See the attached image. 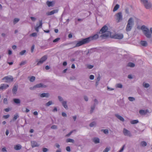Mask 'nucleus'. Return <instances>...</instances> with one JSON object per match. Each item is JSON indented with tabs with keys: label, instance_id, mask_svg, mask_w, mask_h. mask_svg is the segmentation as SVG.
I'll list each match as a JSON object with an SVG mask.
<instances>
[{
	"label": "nucleus",
	"instance_id": "2",
	"mask_svg": "<svg viewBox=\"0 0 152 152\" xmlns=\"http://www.w3.org/2000/svg\"><path fill=\"white\" fill-rule=\"evenodd\" d=\"M140 29L145 37L148 38L150 39L149 41L150 42L152 43V38H151L152 35L149 28L145 25H143L141 27Z\"/></svg>",
	"mask_w": 152,
	"mask_h": 152
},
{
	"label": "nucleus",
	"instance_id": "38",
	"mask_svg": "<svg viewBox=\"0 0 152 152\" xmlns=\"http://www.w3.org/2000/svg\"><path fill=\"white\" fill-rule=\"evenodd\" d=\"M35 77L34 76H32L31 77V78L30 79V81L31 82H34V80H35Z\"/></svg>",
	"mask_w": 152,
	"mask_h": 152
},
{
	"label": "nucleus",
	"instance_id": "1",
	"mask_svg": "<svg viewBox=\"0 0 152 152\" xmlns=\"http://www.w3.org/2000/svg\"><path fill=\"white\" fill-rule=\"evenodd\" d=\"M108 30V27L106 25L104 26L101 29L99 34H102L99 36V37L102 38V39H105L111 35V33L109 31H107Z\"/></svg>",
	"mask_w": 152,
	"mask_h": 152
},
{
	"label": "nucleus",
	"instance_id": "35",
	"mask_svg": "<svg viewBox=\"0 0 152 152\" xmlns=\"http://www.w3.org/2000/svg\"><path fill=\"white\" fill-rule=\"evenodd\" d=\"M19 19L18 18H15L13 20V23L14 24H15L19 21Z\"/></svg>",
	"mask_w": 152,
	"mask_h": 152
},
{
	"label": "nucleus",
	"instance_id": "56",
	"mask_svg": "<svg viewBox=\"0 0 152 152\" xmlns=\"http://www.w3.org/2000/svg\"><path fill=\"white\" fill-rule=\"evenodd\" d=\"M84 99L86 101H88V97L86 96H84Z\"/></svg>",
	"mask_w": 152,
	"mask_h": 152
},
{
	"label": "nucleus",
	"instance_id": "41",
	"mask_svg": "<svg viewBox=\"0 0 152 152\" xmlns=\"http://www.w3.org/2000/svg\"><path fill=\"white\" fill-rule=\"evenodd\" d=\"M102 131H103L105 134H107L108 133V131L107 129H102Z\"/></svg>",
	"mask_w": 152,
	"mask_h": 152
},
{
	"label": "nucleus",
	"instance_id": "63",
	"mask_svg": "<svg viewBox=\"0 0 152 152\" xmlns=\"http://www.w3.org/2000/svg\"><path fill=\"white\" fill-rule=\"evenodd\" d=\"M53 112H56L57 111V109L56 107H54L53 110H52Z\"/></svg>",
	"mask_w": 152,
	"mask_h": 152
},
{
	"label": "nucleus",
	"instance_id": "25",
	"mask_svg": "<svg viewBox=\"0 0 152 152\" xmlns=\"http://www.w3.org/2000/svg\"><path fill=\"white\" fill-rule=\"evenodd\" d=\"M119 7L120 6L119 4H116L114 7V8L113 10V12H115L119 8Z\"/></svg>",
	"mask_w": 152,
	"mask_h": 152
},
{
	"label": "nucleus",
	"instance_id": "62",
	"mask_svg": "<svg viewBox=\"0 0 152 152\" xmlns=\"http://www.w3.org/2000/svg\"><path fill=\"white\" fill-rule=\"evenodd\" d=\"M41 88H46L48 87V86L44 85L43 83H42V85H41Z\"/></svg>",
	"mask_w": 152,
	"mask_h": 152
},
{
	"label": "nucleus",
	"instance_id": "27",
	"mask_svg": "<svg viewBox=\"0 0 152 152\" xmlns=\"http://www.w3.org/2000/svg\"><path fill=\"white\" fill-rule=\"evenodd\" d=\"M96 106L92 105L91 106V110L90 111V113L91 114H92L95 108V107Z\"/></svg>",
	"mask_w": 152,
	"mask_h": 152
},
{
	"label": "nucleus",
	"instance_id": "51",
	"mask_svg": "<svg viewBox=\"0 0 152 152\" xmlns=\"http://www.w3.org/2000/svg\"><path fill=\"white\" fill-rule=\"evenodd\" d=\"M60 39V38H57L53 41V42H58Z\"/></svg>",
	"mask_w": 152,
	"mask_h": 152
},
{
	"label": "nucleus",
	"instance_id": "30",
	"mask_svg": "<svg viewBox=\"0 0 152 152\" xmlns=\"http://www.w3.org/2000/svg\"><path fill=\"white\" fill-rule=\"evenodd\" d=\"M139 122V121L138 120H133L130 123L131 124H136Z\"/></svg>",
	"mask_w": 152,
	"mask_h": 152
},
{
	"label": "nucleus",
	"instance_id": "31",
	"mask_svg": "<svg viewBox=\"0 0 152 152\" xmlns=\"http://www.w3.org/2000/svg\"><path fill=\"white\" fill-rule=\"evenodd\" d=\"M96 123L95 121H93L90 124L89 126L91 127H93L95 126H96Z\"/></svg>",
	"mask_w": 152,
	"mask_h": 152
},
{
	"label": "nucleus",
	"instance_id": "28",
	"mask_svg": "<svg viewBox=\"0 0 152 152\" xmlns=\"http://www.w3.org/2000/svg\"><path fill=\"white\" fill-rule=\"evenodd\" d=\"M53 103L52 101H50L48 102L45 104V106L47 107H48L49 106L53 104Z\"/></svg>",
	"mask_w": 152,
	"mask_h": 152
},
{
	"label": "nucleus",
	"instance_id": "59",
	"mask_svg": "<svg viewBox=\"0 0 152 152\" xmlns=\"http://www.w3.org/2000/svg\"><path fill=\"white\" fill-rule=\"evenodd\" d=\"M10 117L9 115H4L3 116V117L5 119H7L8 118Z\"/></svg>",
	"mask_w": 152,
	"mask_h": 152
},
{
	"label": "nucleus",
	"instance_id": "49",
	"mask_svg": "<svg viewBox=\"0 0 152 152\" xmlns=\"http://www.w3.org/2000/svg\"><path fill=\"white\" fill-rule=\"evenodd\" d=\"M26 52V50H24L21 51L20 53V55H23Z\"/></svg>",
	"mask_w": 152,
	"mask_h": 152
},
{
	"label": "nucleus",
	"instance_id": "42",
	"mask_svg": "<svg viewBox=\"0 0 152 152\" xmlns=\"http://www.w3.org/2000/svg\"><path fill=\"white\" fill-rule=\"evenodd\" d=\"M51 128L54 129H57V126L56 125H53L51 126Z\"/></svg>",
	"mask_w": 152,
	"mask_h": 152
},
{
	"label": "nucleus",
	"instance_id": "47",
	"mask_svg": "<svg viewBox=\"0 0 152 152\" xmlns=\"http://www.w3.org/2000/svg\"><path fill=\"white\" fill-rule=\"evenodd\" d=\"M42 151L43 152H47L49 151V150L46 148H42Z\"/></svg>",
	"mask_w": 152,
	"mask_h": 152
},
{
	"label": "nucleus",
	"instance_id": "8",
	"mask_svg": "<svg viewBox=\"0 0 152 152\" xmlns=\"http://www.w3.org/2000/svg\"><path fill=\"white\" fill-rule=\"evenodd\" d=\"M99 37V35L97 34H96L93 36H91L87 38L86 39L88 43H89L91 40H95L97 39Z\"/></svg>",
	"mask_w": 152,
	"mask_h": 152
},
{
	"label": "nucleus",
	"instance_id": "3",
	"mask_svg": "<svg viewBox=\"0 0 152 152\" xmlns=\"http://www.w3.org/2000/svg\"><path fill=\"white\" fill-rule=\"evenodd\" d=\"M134 24L133 18H130L127 21V23L126 28V31L128 32L131 31Z\"/></svg>",
	"mask_w": 152,
	"mask_h": 152
},
{
	"label": "nucleus",
	"instance_id": "22",
	"mask_svg": "<svg viewBox=\"0 0 152 152\" xmlns=\"http://www.w3.org/2000/svg\"><path fill=\"white\" fill-rule=\"evenodd\" d=\"M21 146L20 144L17 145L15 146L14 148L16 150H19L21 149Z\"/></svg>",
	"mask_w": 152,
	"mask_h": 152
},
{
	"label": "nucleus",
	"instance_id": "57",
	"mask_svg": "<svg viewBox=\"0 0 152 152\" xmlns=\"http://www.w3.org/2000/svg\"><path fill=\"white\" fill-rule=\"evenodd\" d=\"M62 115L64 117H66L67 115L64 112H62L61 113Z\"/></svg>",
	"mask_w": 152,
	"mask_h": 152
},
{
	"label": "nucleus",
	"instance_id": "21",
	"mask_svg": "<svg viewBox=\"0 0 152 152\" xmlns=\"http://www.w3.org/2000/svg\"><path fill=\"white\" fill-rule=\"evenodd\" d=\"M62 106L66 109H67L68 108V106L67 105V101H63L62 102Z\"/></svg>",
	"mask_w": 152,
	"mask_h": 152
},
{
	"label": "nucleus",
	"instance_id": "11",
	"mask_svg": "<svg viewBox=\"0 0 152 152\" xmlns=\"http://www.w3.org/2000/svg\"><path fill=\"white\" fill-rule=\"evenodd\" d=\"M124 36L122 34H117L114 35L113 37V38L117 39H121L123 38Z\"/></svg>",
	"mask_w": 152,
	"mask_h": 152
},
{
	"label": "nucleus",
	"instance_id": "15",
	"mask_svg": "<svg viewBox=\"0 0 152 152\" xmlns=\"http://www.w3.org/2000/svg\"><path fill=\"white\" fill-rule=\"evenodd\" d=\"M31 144L32 148L35 147H38L39 146V145L37 142L35 141H31Z\"/></svg>",
	"mask_w": 152,
	"mask_h": 152
},
{
	"label": "nucleus",
	"instance_id": "33",
	"mask_svg": "<svg viewBox=\"0 0 152 152\" xmlns=\"http://www.w3.org/2000/svg\"><path fill=\"white\" fill-rule=\"evenodd\" d=\"M19 116L17 114H15L13 118V120L15 121L19 117Z\"/></svg>",
	"mask_w": 152,
	"mask_h": 152
},
{
	"label": "nucleus",
	"instance_id": "48",
	"mask_svg": "<svg viewBox=\"0 0 152 152\" xmlns=\"http://www.w3.org/2000/svg\"><path fill=\"white\" fill-rule=\"evenodd\" d=\"M125 13L127 14H129V9L128 8H126L125 9Z\"/></svg>",
	"mask_w": 152,
	"mask_h": 152
},
{
	"label": "nucleus",
	"instance_id": "24",
	"mask_svg": "<svg viewBox=\"0 0 152 152\" xmlns=\"http://www.w3.org/2000/svg\"><path fill=\"white\" fill-rule=\"evenodd\" d=\"M13 101L15 103L17 104H20V100L19 99H14Z\"/></svg>",
	"mask_w": 152,
	"mask_h": 152
},
{
	"label": "nucleus",
	"instance_id": "10",
	"mask_svg": "<svg viewBox=\"0 0 152 152\" xmlns=\"http://www.w3.org/2000/svg\"><path fill=\"white\" fill-rule=\"evenodd\" d=\"M123 132L124 135L125 136L130 137H132V135L130 132L125 128L123 129Z\"/></svg>",
	"mask_w": 152,
	"mask_h": 152
},
{
	"label": "nucleus",
	"instance_id": "43",
	"mask_svg": "<svg viewBox=\"0 0 152 152\" xmlns=\"http://www.w3.org/2000/svg\"><path fill=\"white\" fill-rule=\"evenodd\" d=\"M27 63V61H22L21 62V63L20 64V66H22L24 65H25Z\"/></svg>",
	"mask_w": 152,
	"mask_h": 152
},
{
	"label": "nucleus",
	"instance_id": "9",
	"mask_svg": "<svg viewBox=\"0 0 152 152\" xmlns=\"http://www.w3.org/2000/svg\"><path fill=\"white\" fill-rule=\"evenodd\" d=\"M47 59V56L45 55L42 56L40 59V60L38 61L37 65H39L42 64Z\"/></svg>",
	"mask_w": 152,
	"mask_h": 152
},
{
	"label": "nucleus",
	"instance_id": "18",
	"mask_svg": "<svg viewBox=\"0 0 152 152\" xmlns=\"http://www.w3.org/2000/svg\"><path fill=\"white\" fill-rule=\"evenodd\" d=\"M115 116L121 121L124 122V118L118 114H115Z\"/></svg>",
	"mask_w": 152,
	"mask_h": 152
},
{
	"label": "nucleus",
	"instance_id": "29",
	"mask_svg": "<svg viewBox=\"0 0 152 152\" xmlns=\"http://www.w3.org/2000/svg\"><path fill=\"white\" fill-rule=\"evenodd\" d=\"M66 142H70L74 143L75 142L74 140L70 138H68L66 140Z\"/></svg>",
	"mask_w": 152,
	"mask_h": 152
},
{
	"label": "nucleus",
	"instance_id": "6",
	"mask_svg": "<svg viewBox=\"0 0 152 152\" xmlns=\"http://www.w3.org/2000/svg\"><path fill=\"white\" fill-rule=\"evenodd\" d=\"M2 80L7 83H10L13 80V78L12 76H5L2 79Z\"/></svg>",
	"mask_w": 152,
	"mask_h": 152
},
{
	"label": "nucleus",
	"instance_id": "20",
	"mask_svg": "<svg viewBox=\"0 0 152 152\" xmlns=\"http://www.w3.org/2000/svg\"><path fill=\"white\" fill-rule=\"evenodd\" d=\"M46 4L48 6V7H52L53 6L54 3L53 2V1H48L46 2Z\"/></svg>",
	"mask_w": 152,
	"mask_h": 152
},
{
	"label": "nucleus",
	"instance_id": "44",
	"mask_svg": "<svg viewBox=\"0 0 152 152\" xmlns=\"http://www.w3.org/2000/svg\"><path fill=\"white\" fill-rule=\"evenodd\" d=\"M110 149V148L107 147L103 151V152H108Z\"/></svg>",
	"mask_w": 152,
	"mask_h": 152
},
{
	"label": "nucleus",
	"instance_id": "13",
	"mask_svg": "<svg viewBox=\"0 0 152 152\" xmlns=\"http://www.w3.org/2000/svg\"><path fill=\"white\" fill-rule=\"evenodd\" d=\"M149 112V110L148 109L146 110H141L139 111L140 114L141 115H145Z\"/></svg>",
	"mask_w": 152,
	"mask_h": 152
},
{
	"label": "nucleus",
	"instance_id": "39",
	"mask_svg": "<svg viewBox=\"0 0 152 152\" xmlns=\"http://www.w3.org/2000/svg\"><path fill=\"white\" fill-rule=\"evenodd\" d=\"M37 34L36 32H34L31 34H30V36L31 37H37Z\"/></svg>",
	"mask_w": 152,
	"mask_h": 152
},
{
	"label": "nucleus",
	"instance_id": "23",
	"mask_svg": "<svg viewBox=\"0 0 152 152\" xmlns=\"http://www.w3.org/2000/svg\"><path fill=\"white\" fill-rule=\"evenodd\" d=\"M93 141L95 144H97L99 143V139L98 138L95 137L93 139Z\"/></svg>",
	"mask_w": 152,
	"mask_h": 152
},
{
	"label": "nucleus",
	"instance_id": "53",
	"mask_svg": "<svg viewBox=\"0 0 152 152\" xmlns=\"http://www.w3.org/2000/svg\"><path fill=\"white\" fill-rule=\"evenodd\" d=\"M144 87L145 88H148L150 86L149 84L148 83H146L144 86Z\"/></svg>",
	"mask_w": 152,
	"mask_h": 152
},
{
	"label": "nucleus",
	"instance_id": "12",
	"mask_svg": "<svg viewBox=\"0 0 152 152\" xmlns=\"http://www.w3.org/2000/svg\"><path fill=\"white\" fill-rule=\"evenodd\" d=\"M58 9H55L51 11L50 12H48L46 13V15H51L54 14V13H57L58 12Z\"/></svg>",
	"mask_w": 152,
	"mask_h": 152
},
{
	"label": "nucleus",
	"instance_id": "46",
	"mask_svg": "<svg viewBox=\"0 0 152 152\" xmlns=\"http://www.w3.org/2000/svg\"><path fill=\"white\" fill-rule=\"evenodd\" d=\"M58 99L61 102H62L63 101V99L61 96H58Z\"/></svg>",
	"mask_w": 152,
	"mask_h": 152
},
{
	"label": "nucleus",
	"instance_id": "40",
	"mask_svg": "<svg viewBox=\"0 0 152 152\" xmlns=\"http://www.w3.org/2000/svg\"><path fill=\"white\" fill-rule=\"evenodd\" d=\"M128 99L130 101H133L135 100V99L132 97H129L128 98Z\"/></svg>",
	"mask_w": 152,
	"mask_h": 152
},
{
	"label": "nucleus",
	"instance_id": "37",
	"mask_svg": "<svg viewBox=\"0 0 152 152\" xmlns=\"http://www.w3.org/2000/svg\"><path fill=\"white\" fill-rule=\"evenodd\" d=\"M116 87L119 88H122L123 87L121 83H118L116 84Z\"/></svg>",
	"mask_w": 152,
	"mask_h": 152
},
{
	"label": "nucleus",
	"instance_id": "19",
	"mask_svg": "<svg viewBox=\"0 0 152 152\" xmlns=\"http://www.w3.org/2000/svg\"><path fill=\"white\" fill-rule=\"evenodd\" d=\"M140 44L142 46L144 47H146L148 45L147 42L144 40L141 41L140 42Z\"/></svg>",
	"mask_w": 152,
	"mask_h": 152
},
{
	"label": "nucleus",
	"instance_id": "45",
	"mask_svg": "<svg viewBox=\"0 0 152 152\" xmlns=\"http://www.w3.org/2000/svg\"><path fill=\"white\" fill-rule=\"evenodd\" d=\"M42 20H39V24L38 26L39 27L41 28L42 27Z\"/></svg>",
	"mask_w": 152,
	"mask_h": 152
},
{
	"label": "nucleus",
	"instance_id": "16",
	"mask_svg": "<svg viewBox=\"0 0 152 152\" xmlns=\"http://www.w3.org/2000/svg\"><path fill=\"white\" fill-rule=\"evenodd\" d=\"M18 88V86L14 85L13 87V88L12 90V91L13 94H15Z\"/></svg>",
	"mask_w": 152,
	"mask_h": 152
},
{
	"label": "nucleus",
	"instance_id": "61",
	"mask_svg": "<svg viewBox=\"0 0 152 152\" xmlns=\"http://www.w3.org/2000/svg\"><path fill=\"white\" fill-rule=\"evenodd\" d=\"M73 131H74V130L71 131L70 132H69L68 134H67L66 135V136L67 137H68V136H70L71 135V134L73 133Z\"/></svg>",
	"mask_w": 152,
	"mask_h": 152
},
{
	"label": "nucleus",
	"instance_id": "4",
	"mask_svg": "<svg viewBox=\"0 0 152 152\" xmlns=\"http://www.w3.org/2000/svg\"><path fill=\"white\" fill-rule=\"evenodd\" d=\"M140 2L147 9H149L152 7V3L149 0H140Z\"/></svg>",
	"mask_w": 152,
	"mask_h": 152
},
{
	"label": "nucleus",
	"instance_id": "64",
	"mask_svg": "<svg viewBox=\"0 0 152 152\" xmlns=\"http://www.w3.org/2000/svg\"><path fill=\"white\" fill-rule=\"evenodd\" d=\"M125 146V145H123V147H122V148L119 151V152H122L124 150Z\"/></svg>",
	"mask_w": 152,
	"mask_h": 152
},
{
	"label": "nucleus",
	"instance_id": "26",
	"mask_svg": "<svg viewBox=\"0 0 152 152\" xmlns=\"http://www.w3.org/2000/svg\"><path fill=\"white\" fill-rule=\"evenodd\" d=\"M127 66L131 67H134L135 66V64L132 62H129L128 63Z\"/></svg>",
	"mask_w": 152,
	"mask_h": 152
},
{
	"label": "nucleus",
	"instance_id": "50",
	"mask_svg": "<svg viewBox=\"0 0 152 152\" xmlns=\"http://www.w3.org/2000/svg\"><path fill=\"white\" fill-rule=\"evenodd\" d=\"M3 102L4 104H7L8 103L7 99L6 98H4V99Z\"/></svg>",
	"mask_w": 152,
	"mask_h": 152
},
{
	"label": "nucleus",
	"instance_id": "52",
	"mask_svg": "<svg viewBox=\"0 0 152 152\" xmlns=\"http://www.w3.org/2000/svg\"><path fill=\"white\" fill-rule=\"evenodd\" d=\"M34 45H33L31 46V53H33L34 51Z\"/></svg>",
	"mask_w": 152,
	"mask_h": 152
},
{
	"label": "nucleus",
	"instance_id": "32",
	"mask_svg": "<svg viewBox=\"0 0 152 152\" xmlns=\"http://www.w3.org/2000/svg\"><path fill=\"white\" fill-rule=\"evenodd\" d=\"M42 83H40L38 84H37L34 86V87H35V88H40L41 87Z\"/></svg>",
	"mask_w": 152,
	"mask_h": 152
},
{
	"label": "nucleus",
	"instance_id": "34",
	"mask_svg": "<svg viewBox=\"0 0 152 152\" xmlns=\"http://www.w3.org/2000/svg\"><path fill=\"white\" fill-rule=\"evenodd\" d=\"M141 145L143 147L147 145V143L145 141H142L141 142Z\"/></svg>",
	"mask_w": 152,
	"mask_h": 152
},
{
	"label": "nucleus",
	"instance_id": "54",
	"mask_svg": "<svg viewBox=\"0 0 152 152\" xmlns=\"http://www.w3.org/2000/svg\"><path fill=\"white\" fill-rule=\"evenodd\" d=\"M66 150L68 152H70L71 151L70 148L69 146H67L66 148Z\"/></svg>",
	"mask_w": 152,
	"mask_h": 152
},
{
	"label": "nucleus",
	"instance_id": "36",
	"mask_svg": "<svg viewBox=\"0 0 152 152\" xmlns=\"http://www.w3.org/2000/svg\"><path fill=\"white\" fill-rule=\"evenodd\" d=\"M94 103L93 105H94L95 106H96L97 104H98V102L96 99H95L94 100Z\"/></svg>",
	"mask_w": 152,
	"mask_h": 152
},
{
	"label": "nucleus",
	"instance_id": "58",
	"mask_svg": "<svg viewBox=\"0 0 152 152\" xmlns=\"http://www.w3.org/2000/svg\"><path fill=\"white\" fill-rule=\"evenodd\" d=\"M1 151L3 152H7V151L5 147L3 148H2Z\"/></svg>",
	"mask_w": 152,
	"mask_h": 152
},
{
	"label": "nucleus",
	"instance_id": "55",
	"mask_svg": "<svg viewBox=\"0 0 152 152\" xmlns=\"http://www.w3.org/2000/svg\"><path fill=\"white\" fill-rule=\"evenodd\" d=\"M94 75H91L89 76V78L90 79L92 80L94 79Z\"/></svg>",
	"mask_w": 152,
	"mask_h": 152
},
{
	"label": "nucleus",
	"instance_id": "14",
	"mask_svg": "<svg viewBox=\"0 0 152 152\" xmlns=\"http://www.w3.org/2000/svg\"><path fill=\"white\" fill-rule=\"evenodd\" d=\"M9 86L8 85L6 84H2L0 87V89L4 90L7 89Z\"/></svg>",
	"mask_w": 152,
	"mask_h": 152
},
{
	"label": "nucleus",
	"instance_id": "17",
	"mask_svg": "<svg viewBox=\"0 0 152 152\" xmlns=\"http://www.w3.org/2000/svg\"><path fill=\"white\" fill-rule=\"evenodd\" d=\"M49 96V93H43L40 95V96L42 98L46 97L48 98Z\"/></svg>",
	"mask_w": 152,
	"mask_h": 152
},
{
	"label": "nucleus",
	"instance_id": "5",
	"mask_svg": "<svg viewBox=\"0 0 152 152\" xmlns=\"http://www.w3.org/2000/svg\"><path fill=\"white\" fill-rule=\"evenodd\" d=\"M88 43V42L86 38L83 39H82L81 40L78 41L76 43L75 46L74 47H78Z\"/></svg>",
	"mask_w": 152,
	"mask_h": 152
},
{
	"label": "nucleus",
	"instance_id": "7",
	"mask_svg": "<svg viewBox=\"0 0 152 152\" xmlns=\"http://www.w3.org/2000/svg\"><path fill=\"white\" fill-rule=\"evenodd\" d=\"M115 16H116V19L118 23L120 22L123 20V16L121 12H120L117 13Z\"/></svg>",
	"mask_w": 152,
	"mask_h": 152
},
{
	"label": "nucleus",
	"instance_id": "60",
	"mask_svg": "<svg viewBox=\"0 0 152 152\" xmlns=\"http://www.w3.org/2000/svg\"><path fill=\"white\" fill-rule=\"evenodd\" d=\"M30 18L31 19V20L33 21H35L36 20V18H35L34 17H30Z\"/></svg>",
	"mask_w": 152,
	"mask_h": 152
}]
</instances>
